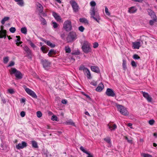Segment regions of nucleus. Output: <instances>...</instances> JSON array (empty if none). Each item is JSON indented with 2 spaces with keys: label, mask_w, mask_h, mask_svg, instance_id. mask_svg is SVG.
I'll return each instance as SVG.
<instances>
[{
  "label": "nucleus",
  "mask_w": 157,
  "mask_h": 157,
  "mask_svg": "<svg viewBox=\"0 0 157 157\" xmlns=\"http://www.w3.org/2000/svg\"><path fill=\"white\" fill-rule=\"evenodd\" d=\"M118 111L122 114L125 116H127L128 115L129 113L127 110L126 108L124 106L120 104H117L116 105Z\"/></svg>",
  "instance_id": "obj_1"
},
{
  "label": "nucleus",
  "mask_w": 157,
  "mask_h": 157,
  "mask_svg": "<svg viewBox=\"0 0 157 157\" xmlns=\"http://www.w3.org/2000/svg\"><path fill=\"white\" fill-rule=\"evenodd\" d=\"M82 48L83 52L86 53L91 51L90 44L87 41H84Z\"/></svg>",
  "instance_id": "obj_2"
},
{
  "label": "nucleus",
  "mask_w": 157,
  "mask_h": 157,
  "mask_svg": "<svg viewBox=\"0 0 157 157\" xmlns=\"http://www.w3.org/2000/svg\"><path fill=\"white\" fill-rule=\"evenodd\" d=\"M90 13L91 15V18H92L96 21L99 22L100 20V18L99 15L95 14L96 11L95 7H91L90 10Z\"/></svg>",
  "instance_id": "obj_3"
},
{
  "label": "nucleus",
  "mask_w": 157,
  "mask_h": 157,
  "mask_svg": "<svg viewBox=\"0 0 157 157\" xmlns=\"http://www.w3.org/2000/svg\"><path fill=\"white\" fill-rule=\"evenodd\" d=\"M63 28L67 32H69L72 30V26L71 22L70 20H67L64 21Z\"/></svg>",
  "instance_id": "obj_4"
},
{
  "label": "nucleus",
  "mask_w": 157,
  "mask_h": 157,
  "mask_svg": "<svg viewBox=\"0 0 157 157\" xmlns=\"http://www.w3.org/2000/svg\"><path fill=\"white\" fill-rule=\"evenodd\" d=\"M76 37V33L72 31L69 33L67 38V40L68 42H71L75 40L77 38Z\"/></svg>",
  "instance_id": "obj_5"
},
{
  "label": "nucleus",
  "mask_w": 157,
  "mask_h": 157,
  "mask_svg": "<svg viewBox=\"0 0 157 157\" xmlns=\"http://www.w3.org/2000/svg\"><path fill=\"white\" fill-rule=\"evenodd\" d=\"M15 74L16 77L18 79H21L23 77V75L21 73L18 71H17L15 68H12L10 74Z\"/></svg>",
  "instance_id": "obj_6"
},
{
  "label": "nucleus",
  "mask_w": 157,
  "mask_h": 157,
  "mask_svg": "<svg viewBox=\"0 0 157 157\" xmlns=\"http://www.w3.org/2000/svg\"><path fill=\"white\" fill-rule=\"evenodd\" d=\"M74 12H77L79 10V6L77 3L74 0H71L70 2Z\"/></svg>",
  "instance_id": "obj_7"
},
{
  "label": "nucleus",
  "mask_w": 157,
  "mask_h": 157,
  "mask_svg": "<svg viewBox=\"0 0 157 157\" xmlns=\"http://www.w3.org/2000/svg\"><path fill=\"white\" fill-rule=\"evenodd\" d=\"M25 90L29 95L34 98H36L37 96L35 93L29 88H27L25 86H24Z\"/></svg>",
  "instance_id": "obj_8"
},
{
  "label": "nucleus",
  "mask_w": 157,
  "mask_h": 157,
  "mask_svg": "<svg viewBox=\"0 0 157 157\" xmlns=\"http://www.w3.org/2000/svg\"><path fill=\"white\" fill-rule=\"evenodd\" d=\"M42 64L43 65V67L45 69L50 67L51 63L48 60L45 59H42L41 60Z\"/></svg>",
  "instance_id": "obj_9"
},
{
  "label": "nucleus",
  "mask_w": 157,
  "mask_h": 157,
  "mask_svg": "<svg viewBox=\"0 0 157 157\" xmlns=\"http://www.w3.org/2000/svg\"><path fill=\"white\" fill-rule=\"evenodd\" d=\"M105 94L108 96L113 97L115 96V94L114 91L110 88H108L107 89Z\"/></svg>",
  "instance_id": "obj_10"
},
{
  "label": "nucleus",
  "mask_w": 157,
  "mask_h": 157,
  "mask_svg": "<svg viewBox=\"0 0 157 157\" xmlns=\"http://www.w3.org/2000/svg\"><path fill=\"white\" fill-rule=\"evenodd\" d=\"M143 97L145 98L147 101L149 102H151L152 101V98L150 96L149 94L147 92L141 91Z\"/></svg>",
  "instance_id": "obj_11"
},
{
  "label": "nucleus",
  "mask_w": 157,
  "mask_h": 157,
  "mask_svg": "<svg viewBox=\"0 0 157 157\" xmlns=\"http://www.w3.org/2000/svg\"><path fill=\"white\" fill-rule=\"evenodd\" d=\"M3 26L1 27L0 30V38H4L5 39L6 38V31L3 29Z\"/></svg>",
  "instance_id": "obj_12"
},
{
  "label": "nucleus",
  "mask_w": 157,
  "mask_h": 157,
  "mask_svg": "<svg viewBox=\"0 0 157 157\" xmlns=\"http://www.w3.org/2000/svg\"><path fill=\"white\" fill-rule=\"evenodd\" d=\"M24 50L26 52L27 56L29 58H31L32 57V52L31 50L27 46H25L24 48Z\"/></svg>",
  "instance_id": "obj_13"
},
{
  "label": "nucleus",
  "mask_w": 157,
  "mask_h": 157,
  "mask_svg": "<svg viewBox=\"0 0 157 157\" xmlns=\"http://www.w3.org/2000/svg\"><path fill=\"white\" fill-rule=\"evenodd\" d=\"M147 11L148 14L151 17L154 18V20L156 21L157 19L156 17L155 13L151 9H149L147 10Z\"/></svg>",
  "instance_id": "obj_14"
},
{
  "label": "nucleus",
  "mask_w": 157,
  "mask_h": 157,
  "mask_svg": "<svg viewBox=\"0 0 157 157\" xmlns=\"http://www.w3.org/2000/svg\"><path fill=\"white\" fill-rule=\"evenodd\" d=\"M27 146V144L26 142L22 141L21 143L17 145H16V147L17 149H20L26 147Z\"/></svg>",
  "instance_id": "obj_15"
},
{
  "label": "nucleus",
  "mask_w": 157,
  "mask_h": 157,
  "mask_svg": "<svg viewBox=\"0 0 157 157\" xmlns=\"http://www.w3.org/2000/svg\"><path fill=\"white\" fill-rule=\"evenodd\" d=\"M132 44V47L134 49H139L140 46V43L139 41L133 42Z\"/></svg>",
  "instance_id": "obj_16"
},
{
  "label": "nucleus",
  "mask_w": 157,
  "mask_h": 157,
  "mask_svg": "<svg viewBox=\"0 0 157 157\" xmlns=\"http://www.w3.org/2000/svg\"><path fill=\"white\" fill-rule=\"evenodd\" d=\"M83 72L84 74L86 76L88 79H90L92 77L90 72L88 68L86 70Z\"/></svg>",
  "instance_id": "obj_17"
},
{
  "label": "nucleus",
  "mask_w": 157,
  "mask_h": 157,
  "mask_svg": "<svg viewBox=\"0 0 157 157\" xmlns=\"http://www.w3.org/2000/svg\"><path fill=\"white\" fill-rule=\"evenodd\" d=\"M137 9L135 6H132L128 8V12L130 13H134L136 12Z\"/></svg>",
  "instance_id": "obj_18"
},
{
  "label": "nucleus",
  "mask_w": 157,
  "mask_h": 157,
  "mask_svg": "<svg viewBox=\"0 0 157 157\" xmlns=\"http://www.w3.org/2000/svg\"><path fill=\"white\" fill-rule=\"evenodd\" d=\"M91 70L95 72L98 73L100 72V70L99 67L96 66H91L90 67Z\"/></svg>",
  "instance_id": "obj_19"
},
{
  "label": "nucleus",
  "mask_w": 157,
  "mask_h": 157,
  "mask_svg": "<svg viewBox=\"0 0 157 157\" xmlns=\"http://www.w3.org/2000/svg\"><path fill=\"white\" fill-rule=\"evenodd\" d=\"M80 149L84 153H85L88 155V156L87 157H93V155L91 154L90 153L88 152L87 151H86L83 147L82 146H81L80 147Z\"/></svg>",
  "instance_id": "obj_20"
},
{
  "label": "nucleus",
  "mask_w": 157,
  "mask_h": 157,
  "mask_svg": "<svg viewBox=\"0 0 157 157\" xmlns=\"http://www.w3.org/2000/svg\"><path fill=\"white\" fill-rule=\"evenodd\" d=\"M104 85L103 84L100 83L96 89V91L98 92L101 91L104 88Z\"/></svg>",
  "instance_id": "obj_21"
},
{
  "label": "nucleus",
  "mask_w": 157,
  "mask_h": 157,
  "mask_svg": "<svg viewBox=\"0 0 157 157\" xmlns=\"http://www.w3.org/2000/svg\"><path fill=\"white\" fill-rule=\"evenodd\" d=\"M36 5L37 6V9L40 13H41L43 10V8L42 5L39 2H37Z\"/></svg>",
  "instance_id": "obj_22"
},
{
  "label": "nucleus",
  "mask_w": 157,
  "mask_h": 157,
  "mask_svg": "<svg viewBox=\"0 0 157 157\" xmlns=\"http://www.w3.org/2000/svg\"><path fill=\"white\" fill-rule=\"evenodd\" d=\"M17 2V4L21 6H23L24 5V2L23 0H14Z\"/></svg>",
  "instance_id": "obj_23"
},
{
  "label": "nucleus",
  "mask_w": 157,
  "mask_h": 157,
  "mask_svg": "<svg viewBox=\"0 0 157 157\" xmlns=\"http://www.w3.org/2000/svg\"><path fill=\"white\" fill-rule=\"evenodd\" d=\"M108 126L110 130H114L117 128V126L115 124H113L112 126L110 124H108Z\"/></svg>",
  "instance_id": "obj_24"
},
{
  "label": "nucleus",
  "mask_w": 157,
  "mask_h": 157,
  "mask_svg": "<svg viewBox=\"0 0 157 157\" xmlns=\"http://www.w3.org/2000/svg\"><path fill=\"white\" fill-rule=\"evenodd\" d=\"M104 140L106 141L108 144H109V146L108 147H110L111 144V139L109 137H107L106 138L104 139Z\"/></svg>",
  "instance_id": "obj_25"
},
{
  "label": "nucleus",
  "mask_w": 157,
  "mask_h": 157,
  "mask_svg": "<svg viewBox=\"0 0 157 157\" xmlns=\"http://www.w3.org/2000/svg\"><path fill=\"white\" fill-rule=\"evenodd\" d=\"M10 19V17H4L2 20L1 21V23L2 24L4 25L5 23V22L8 21Z\"/></svg>",
  "instance_id": "obj_26"
},
{
  "label": "nucleus",
  "mask_w": 157,
  "mask_h": 157,
  "mask_svg": "<svg viewBox=\"0 0 157 157\" xmlns=\"http://www.w3.org/2000/svg\"><path fill=\"white\" fill-rule=\"evenodd\" d=\"M79 21L80 22L85 24H88V21L85 18H82L79 19Z\"/></svg>",
  "instance_id": "obj_27"
},
{
  "label": "nucleus",
  "mask_w": 157,
  "mask_h": 157,
  "mask_svg": "<svg viewBox=\"0 0 157 157\" xmlns=\"http://www.w3.org/2000/svg\"><path fill=\"white\" fill-rule=\"evenodd\" d=\"M126 61L125 60L123 59V63H122V66L123 68V69L124 70H125L127 69L126 67Z\"/></svg>",
  "instance_id": "obj_28"
},
{
  "label": "nucleus",
  "mask_w": 157,
  "mask_h": 157,
  "mask_svg": "<svg viewBox=\"0 0 157 157\" xmlns=\"http://www.w3.org/2000/svg\"><path fill=\"white\" fill-rule=\"evenodd\" d=\"M66 123L67 125L75 126V124L71 120H70L67 121Z\"/></svg>",
  "instance_id": "obj_29"
},
{
  "label": "nucleus",
  "mask_w": 157,
  "mask_h": 157,
  "mask_svg": "<svg viewBox=\"0 0 157 157\" xmlns=\"http://www.w3.org/2000/svg\"><path fill=\"white\" fill-rule=\"evenodd\" d=\"M21 32L25 34H26L27 33V29L26 27H23L21 29Z\"/></svg>",
  "instance_id": "obj_30"
},
{
  "label": "nucleus",
  "mask_w": 157,
  "mask_h": 157,
  "mask_svg": "<svg viewBox=\"0 0 157 157\" xmlns=\"http://www.w3.org/2000/svg\"><path fill=\"white\" fill-rule=\"evenodd\" d=\"M32 145L33 147L36 148L38 147L37 143L35 141H32Z\"/></svg>",
  "instance_id": "obj_31"
},
{
  "label": "nucleus",
  "mask_w": 157,
  "mask_h": 157,
  "mask_svg": "<svg viewBox=\"0 0 157 157\" xmlns=\"http://www.w3.org/2000/svg\"><path fill=\"white\" fill-rule=\"evenodd\" d=\"M46 43L48 45L52 48H53L55 46V45L49 41H47Z\"/></svg>",
  "instance_id": "obj_32"
},
{
  "label": "nucleus",
  "mask_w": 157,
  "mask_h": 157,
  "mask_svg": "<svg viewBox=\"0 0 157 157\" xmlns=\"http://www.w3.org/2000/svg\"><path fill=\"white\" fill-rule=\"evenodd\" d=\"M65 50L67 53H70L71 52V49L69 46H66L65 48Z\"/></svg>",
  "instance_id": "obj_33"
},
{
  "label": "nucleus",
  "mask_w": 157,
  "mask_h": 157,
  "mask_svg": "<svg viewBox=\"0 0 157 157\" xmlns=\"http://www.w3.org/2000/svg\"><path fill=\"white\" fill-rule=\"evenodd\" d=\"M141 156L143 157H152V156L151 155L144 153L141 154Z\"/></svg>",
  "instance_id": "obj_34"
},
{
  "label": "nucleus",
  "mask_w": 157,
  "mask_h": 157,
  "mask_svg": "<svg viewBox=\"0 0 157 157\" xmlns=\"http://www.w3.org/2000/svg\"><path fill=\"white\" fill-rule=\"evenodd\" d=\"M40 50L44 53H46L47 52V50L46 48L44 46H42L40 48Z\"/></svg>",
  "instance_id": "obj_35"
},
{
  "label": "nucleus",
  "mask_w": 157,
  "mask_h": 157,
  "mask_svg": "<svg viewBox=\"0 0 157 157\" xmlns=\"http://www.w3.org/2000/svg\"><path fill=\"white\" fill-rule=\"evenodd\" d=\"M87 69V68L85 67L83 65L81 66L79 68V70L80 71L83 70V72Z\"/></svg>",
  "instance_id": "obj_36"
},
{
  "label": "nucleus",
  "mask_w": 157,
  "mask_h": 157,
  "mask_svg": "<svg viewBox=\"0 0 157 157\" xmlns=\"http://www.w3.org/2000/svg\"><path fill=\"white\" fill-rule=\"evenodd\" d=\"M105 11L106 14L108 16L110 15V13L108 9L107 6H105Z\"/></svg>",
  "instance_id": "obj_37"
},
{
  "label": "nucleus",
  "mask_w": 157,
  "mask_h": 157,
  "mask_svg": "<svg viewBox=\"0 0 157 157\" xmlns=\"http://www.w3.org/2000/svg\"><path fill=\"white\" fill-rule=\"evenodd\" d=\"M90 4L91 6V7H95V6L96 5V3L94 1H93L90 2Z\"/></svg>",
  "instance_id": "obj_38"
},
{
  "label": "nucleus",
  "mask_w": 157,
  "mask_h": 157,
  "mask_svg": "<svg viewBox=\"0 0 157 157\" xmlns=\"http://www.w3.org/2000/svg\"><path fill=\"white\" fill-rule=\"evenodd\" d=\"M37 117L39 118L41 117L42 116V113L40 111H38L36 112Z\"/></svg>",
  "instance_id": "obj_39"
},
{
  "label": "nucleus",
  "mask_w": 157,
  "mask_h": 157,
  "mask_svg": "<svg viewBox=\"0 0 157 157\" xmlns=\"http://www.w3.org/2000/svg\"><path fill=\"white\" fill-rule=\"evenodd\" d=\"M40 20L43 25H45L46 24V22L45 20L43 17H41Z\"/></svg>",
  "instance_id": "obj_40"
},
{
  "label": "nucleus",
  "mask_w": 157,
  "mask_h": 157,
  "mask_svg": "<svg viewBox=\"0 0 157 157\" xmlns=\"http://www.w3.org/2000/svg\"><path fill=\"white\" fill-rule=\"evenodd\" d=\"M131 65L133 67H136L137 66V65L136 64V62L134 61H132L131 62Z\"/></svg>",
  "instance_id": "obj_41"
},
{
  "label": "nucleus",
  "mask_w": 157,
  "mask_h": 157,
  "mask_svg": "<svg viewBox=\"0 0 157 157\" xmlns=\"http://www.w3.org/2000/svg\"><path fill=\"white\" fill-rule=\"evenodd\" d=\"M52 23L53 24V27L54 28H56L58 27V25L56 22H52Z\"/></svg>",
  "instance_id": "obj_42"
},
{
  "label": "nucleus",
  "mask_w": 157,
  "mask_h": 157,
  "mask_svg": "<svg viewBox=\"0 0 157 157\" xmlns=\"http://www.w3.org/2000/svg\"><path fill=\"white\" fill-rule=\"evenodd\" d=\"M55 19L57 21L59 22L62 21V18H61L60 17L59 15H58V17H57L56 18H55Z\"/></svg>",
  "instance_id": "obj_43"
},
{
  "label": "nucleus",
  "mask_w": 157,
  "mask_h": 157,
  "mask_svg": "<svg viewBox=\"0 0 157 157\" xmlns=\"http://www.w3.org/2000/svg\"><path fill=\"white\" fill-rule=\"evenodd\" d=\"M80 53L79 51L77 50L76 51L73 52L71 53L72 55H78Z\"/></svg>",
  "instance_id": "obj_44"
},
{
  "label": "nucleus",
  "mask_w": 157,
  "mask_h": 157,
  "mask_svg": "<svg viewBox=\"0 0 157 157\" xmlns=\"http://www.w3.org/2000/svg\"><path fill=\"white\" fill-rule=\"evenodd\" d=\"M10 31L12 33H14L16 31V29L14 27H12L10 29Z\"/></svg>",
  "instance_id": "obj_45"
},
{
  "label": "nucleus",
  "mask_w": 157,
  "mask_h": 157,
  "mask_svg": "<svg viewBox=\"0 0 157 157\" xmlns=\"http://www.w3.org/2000/svg\"><path fill=\"white\" fill-rule=\"evenodd\" d=\"M84 27L82 26H81L78 27L79 30L81 32H83L84 30Z\"/></svg>",
  "instance_id": "obj_46"
},
{
  "label": "nucleus",
  "mask_w": 157,
  "mask_h": 157,
  "mask_svg": "<svg viewBox=\"0 0 157 157\" xmlns=\"http://www.w3.org/2000/svg\"><path fill=\"white\" fill-rule=\"evenodd\" d=\"M125 139L127 140L128 142L129 143L132 144V140L131 139H129L127 136H125Z\"/></svg>",
  "instance_id": "obj_47"
},
{
  "label": "nucleus",
  "mask_w": 157,
  "mask_h": 157,
  "mask_svg": "<svg viewBox=\"0 0 157 157\" xmlns=\"http://www.w3.org/2000/svg\"><path fill=\"white\" fill-rule=\"evenodd\" d=\"M133 58L134 59H138L140 58V57L137 54H134L133 56Z\"/></svg>",
  "instance_id": "obj_48"
},
{
  "label": "nucleus",
  "mask_w": 157,
  "mask_h": 157,
  "mask_svg": "<svg viewBox=\"0 0 157 157\" xmlns=\"http://www.w3.org/2000/svg\"><path fill=\"white\" fill-rule=\"evenodd\" d=\"M9 60L8 57H5L3 59V61L4 63H7Z\"/></svg>",
  "instance_id": "obj_49"
},
{
  "label": "nucleus",
  "mask_w": 157,
  "mask_h": 157,
  "mask_svg": "<svg viewBox=\"0 0 157 157\" xmlns=\"http://www.w3.org/2000/svg\"><path fill=\"white\" fill-rule=\"evenodd\" d=\"M51 119L53 121H56L57 119V117L55 115H53L52 116Z\"/></svg>",
  "instance_id": "obj_50"
},
{
  "label": "nucleus",
  "mask_w": 157,
  "mask_h": 157,
  "mask_svg": "<svg viewBox=\"0 0 157 157\" xmlns=\"http://www.w3.org/2000/svg\"><path fill=\"white\" fill-rule=\"evenodd\" d=\"M8 91L11 94H13L14 92L13 89L11 88L9 89L8 90Z\"/></svg>",
  "instance_id": "obj_51"
},
{
  "label": "nucleus",
  "mask_w": 157,
  "mask_h": 157,
  "mask_svg": "<svg viewBox=\"0 0 157 157\" xmlns=\"http://www.w3.org/2000/svg\"><path fill=\"white\" fill-rule=\"evenodd\" d=\"M16 37L17 38V39L15 40L16 44L18 43L20 40V36H16Z\"/></svg>",
  "instance_id": "obj_52"
},
{
  "label": "nucleus",
  "mask_w": 157,
  "mask_h": 157,
  "mask_svg": "<svg viewBox=\"0 0 157 157\" xmlns=\"http://www.w3.org/2000/svg\"><path fill=\"white\" fill-rule=\"evenodd\" d=\"M54 52V50H53L51 49L49 51V52L48 53V55L49 56H51L52 54Z\"/></svg>",
  "instance_id": "obj_53"
},
{
  "label": "nucleus",
  "mask_w": 157,
  "mask_h": 157,
  "mask_svg": "<svg viewBox=\"0 0 157 157\" xmlns=\"http://www.w3.org/2000/svg\"><path fill=\"white\" fill-rule=\"evenodd\" d=\"M90 84L94 86H95L97 85V83L96 82L94 81H93L91 82Z\"/></svg>",
  "instance_id": "obj_54"
},
{
  "label": "nucleus",
  "mask_w": 157,
  "mask_h": 157,
  "mask_svg": "<svg viewBox=\"0 0 157 157\" xmlns=\"http://www.w3.org/2000/svg\"><path fill=\"white\" fill-rule=\"evenodd\" d=\"M153 20H151L149 21V24H150V25H153L154 24L155 22V21H156L154 20V18H153Z\"/></svg>",
  "instance_id": "obj_55"
},
{
  "label": "nucleus",
  "mask_w": 157,
  "mask_h": 157,
  "mask_svg": "<svg viewBox=\"0 0 157 157\" xmlns=\"http://www.w3.org/2000/svg\"><path fill=\"white\" fill-rule=\"evenodd\" d=\"M52 14L55 19L59 15L56 13L55 12H53Z\"/></svg>",
  "instance_id": "obj_56"
},
{
  "label": "nucleus",
  "mask_w": 157,
  "mask_h": 157,
  "mask_svg": "<svg viewBox=\"0 0 157 157\" xmlns=\"http://www.w3.org/2000/svg\"><path fill=\"white\" fill-rule=\"evenodd\" d=\"M14 65V63L13 61H11L10 62L8 67H11Z\"/></svg>",
  "instance_id": "obj_57"
},
{
  "label": "nucleus",
  "mask_w": 157,
  "mask_h": 157,
  "mask_svg": "<svg viewBox=\"0 0 157 157\" xmlns=\"http://www.w3.org/2000/svg\"><path fill=\"white\" fill-rule=\"evenodd\" d=\"M98 46V44L97 42H95L94 44L93 47L94 48H96Z\"/></svg>",
  "instance_id": "obj_58"
},
{
  "label": "nucleus",
  "mask_w": 157,
  "mask_h": 157,
  "mask_svg": "<svg viewBox=\"0 0 157 157\" xmlns=\"http://www.w3.org/2000/svg\"><path fill=\"white\" fill-rule=\"evenodd\" d=\"M155 122V121L153 120H151L149 121V123L150 125H153Z\"/></svg>",
  "instance_id": "obj_59"
},
{
  "label": "nucleus",
  "mask_w": 157,
  "mask_h": 157,
  "mask_svg": "<svg viewBox=\"0 0 157 157\" xmlns=\"http://www.w3.org/2000/svg\"><path fill=\"white\" fill-rule=\"evenodd\" d=\"M20 115L22 117H24L25 115V113L24 111H22L20 113Z\"/></svg>",
  "instance_id": "obj_60"
},
{
  "label": "nucleus",
  "mask_w": 157,
  "mask_h": 157,
  "mask_svg": "<svg viewBox=\"0 0 157 157\" xmlns=\"http://www.w3.org/2000/svg\"><path fill=\"white\" fill-rule=\"evenodd\" d=\"M61 102L63 104H66L67 103V101L66 99H63L62 100Z\"/></svg>",
  "instance_id": "obj_61"
},
{
  "label": "nucleus",
  "mask_w": 157,
  "mask_h": 157,
  "mask_svg": "<svg viewBox=\"0 0 157 157\" xmlns=\"http://www.w3.org/2000/svg\"><path fill=\"white\" fill-rule=\"evenodd\" d=\"M83 94L89 100H91V99L90 98V97L87 94H86L85 93Z\"/></svg>",
  "instance_id": "obj_62"
},
{
  "label": "nucleus",
  "mask_w": 157,
  "mask_h": 157,
  "mask_svg": "<svg viewBox=\"0 0 157 157\" xmlns=\"http://www.w3.org/2000/svg\"><path fill=\"white\" fill-rule=\"evenodd\" d=\"M30 45L33 48H35L36 47V45L32 42H31L30 43Z\"/></svg>",
  "instance_id": "obj_63"
},
{
  "label": "nucleus",
  "mask_w": 157,
  "mask_h": 157,
  "mask_svg": "<svg viewBox=\"0 0 157 157\" xmlns=\"http://www.w3.org/2000/svg\"><path fill=\"white\" fill-rule=\"evenodd\" d=\"M60 36L62 39H64L65 36V34L64 33H63L62 34H61Z\"/></svg>",
  "instance_id": "obj_64"
}]
</instances>
